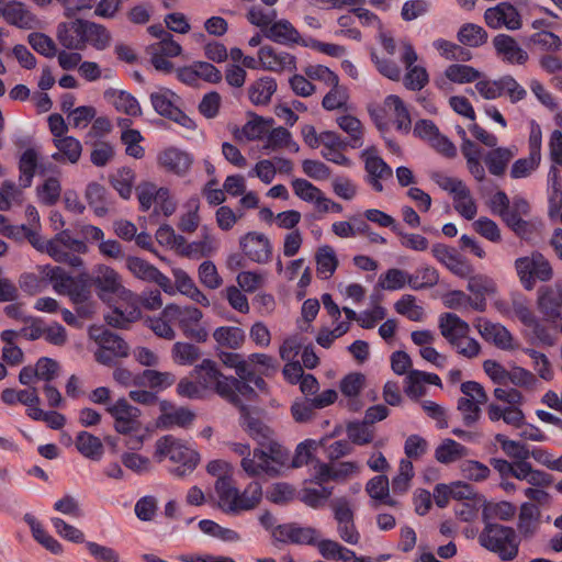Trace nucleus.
<instances>
[{"label":"nucleus","mask_w":562,"mask_h":562,"mask_svg":"<svg viewBox=\"0 0 562 562\" xmlns=\"http://www.w3.org/2000/svg\"><path fill=\"white\" fill-rule=\"evenodd\" d=\"M25 238L36 250L47 254L56 262L76 269L83 268V260L79 255L87 254L88 247L83 240L71 237L69 229H63L53 238L45 240L29 227Z\"/></svg>","instance_id":"obj_1"},{"label":"nucleus","mask_w":562,"mask_h":562,"mask_svg":"<svg viewBox=\"0 0 562 562\" xmlns=\"http://www.w3.org/2000/svg\"><path fill=\"white\" fill-rule=\"evenodd\" d=\"M218 507L228 515H238L256 508L262 499V486L259 482H250L243 492L225 479L215 482Z\"/></svg>","instance_id":"obj_2"},{"label":"nucleus","mask_w":562,"mask_h":562,"mask_svg":"<svg viewBox=\"0 0 562 562\" xmlns=\"http://www.w3.org/2000/svg\"><path fill=\"white\" fill-rule=\"evenodd\" d=\"M154 458L157 462H162L168 458L170 461L179 463V465L170 469V473L177 477H183L191 473L200 461L196 451L188 448L172 435L162 436L156 441Z\"/></svg>","instance_id":"obj_3"},{"label":"nucleus","mask_w":562,"mask_h":562,"mask_svg":"<svg viewBox=\"0 0 562 562\" xmlns=\"http://www.w3.org/2000/svg\"><path fill=\"white\" fill-rule=\"evenodd\" d=\"M479 543L504 561H513L519 552L520 540L513 527L485 521Z\"/></svg>","instance_id":"obj_4"},{"label":"nucleus","mask_w":562,"mask_h":562,"mask_svg":"<svg viewBox=\"0 0 562 562\" xmlns=\"http://www.w3.org/2000/svg\"><path fill=\"white\" fill-rule=\"evenodd\" d=\"M44 277L53 283L58 294L69 296L72 303H81L91 297L90 276L82 271L77 277H71L63 268L57 266H41Z\"/></svg>","instance_id":"obj_5"},{"label":"nucleus","mask_w":562,"mask_h":562,"mask_svg":"<svg viewBox=\"0 0 562 562\" xmlns=\"http://www.w3.org/2000/svg\"><path fill=\"white\" fill-rule=\"evenodd\" d=\"M439 329L448 342L467 358H474L480 353L481 346L474 338H467L470 326L454 313H443L439 318Z\"/></svg>","instance_id":"obj_6"},{"label":"nucleus","mask_w":562,"mask_h":562,"mask_svg":"<svg viewBox=\"0 0 562 562\" xmlns=\"http://www.w3.org/2000/svg\"><path fill=\"white\" fill-rule=\"evenodd\" d=\"M515 268L525 290L531 291L536 281L548 282L553 277L550 262L540 254L520 257L515 260Z\"/></svg>","instance_id":"obj_7"},{"label":"nucleus","mask_w":562,"mask_h":562,"mask_svg":"<svg viewBox=\"0 0 562 562\" xmlns=\"http://www.w3.org/2000/svg\"><path fill=\"white\" fill-rule=\"evenodd\" d=\"M180 98L170 89H160L158 92L150 93V103L154 110L162 117H166L182 127L193 131L195 128V122L188 116L179 106L176 104Z\"/></svg>","instance_id":"obj_8"},{"label":"nucleus","mask_w":562,"mask_h":562,"mask_svg":"<svg viewBox=\"0 0 562 562\" xmlns=\"http://www.w3.org/2000/svg\"><path fill=\"white\" fill-rule=\"evenodd\" d=\"M536 303L543 321L557 326L562 319V281L540 286L537 291Z\"/></svg>","instance_id":"obj_9"},{"label":"nucleus","mask_w":562,"mask_h":562,"mask_svg":"<svg viewBox=\"0 0 562 562\" xmlns=\"http://www.w3.org/2000/svg\"><path fill=\"white\" fill-rule=\"evenodd\" d=\"M199 384L203 390L213 391L218 396H232L228 386V376L224 375L218 364L212 359H203L201 363L193 369Z\"/></svg>","instance_id":"obj_10"},{"label":"nucleus","mask_w":562,"mask_h":562,"mask_svg":"<svg viewBox=\"0 0 562 562\" xmlns=\"http://www.w3.org/2000/svg\"><path fill=\"white\" fill-rule=\"evenodd\" d=\"M106 412L113 417L114 429L119 434L127 435L138 432L142 429L140 409L131 405L125 397H121L114 404L109 405Z\"/></svg>","instance_id":"obj_11"},{"label":"nucleus","mask_w":562,"mask_h":562,"mask_svg":"<svg viewBox=\"0 0 562 562\" xmlns=\"http://www.w3.org/2000/svg\"><path fill=\"white\" fill-rule=\"evenodd\" d=\"M318 530L311 526H301L297 522L279 524L273 532V544H316Z\"/></svg>","instance_id":"obj_12"},{"label":"nucleus","mask_w":562,"mask_h":562,"mask_svg":"<svg viewBox=\"0 0 562 562\" xmlns=\"http://www.w3.org/2000/svg\"><path fill=\"white\" fill-rule=\"evenodd\" d=\"M244 255L254 262L267 263L272 256V246L269 238L258 232H248L239 239Z\"/></svg>","instance_id":"obj_13"},{"label":"nucleus","mask_w":562,"mask_h":562,"mask_svg":"<svg viewBox=\"0 0 562 562\" xmlns=\"http://www.w3.org/2000/svg\"><path fill=\"white\" fill-rule=\"evenodd\" d=\"M86 36V20L75 19L57 25L56 37L59 44L69 50H83Z\"/></svg>","instance_id":"obj_14"},{"label":"nucleus","mask_w":562,"mask_h":562,"mask_svg":"<svg viewBox=\"0 0 562 562\" xmlns=\"http://www.w3.org/2000/svg\"><path fill=\"white\" fill-rule=\"evenodd\" d=\"M121 297L127 301V308L123 311L121 307H115L104 316V319L111 327L126 329L131 323L140 318L142 312L138 307V299L130 290L123 289Z\"/></svg>","instance_id":"obj_15"},{"label":"nucleus","mask_w":562,"mask_h":562,"mask_svg":"<svg viewBox=\"0 0 562 562\" xmlns=\"http://www.w3.org/2000/svg\"><path fill=\"white\" fill-rule=\"evenodd\" d=\"M157 160L161 168L180 177L189 172L194 161L190 153L177 147L164 149L159 153Z\"/></svg>","instance_id":"obj_16"},{"label":"nucleus","mask_w":562,"mask_h":562,"mask_svg":"<svg viewBox=\"0 0 562 562\" xmlns=\"http://www.w3.org/2000/svg\"><path fill=\"white\" fill-rule=\"evenodd\" d=\"M90 282L99 290V296L103 293L115 294L120 292L123 296V286L119 273L109 266L98 265L90 276Z\"/></svg>","instance_id":"obj_17"},{"label":"nucleus","mask_w":562,"mask_h":562,"mask_svg":"<svg viewBox=\"0 0 562 562\" xmlns=\"http://www.w3.org/2000/svg\"><path fill=\"white\" fill-rule=\"evenodd\" d=\"M431 252L439 262L445 265L458 277L465 278L472 271L471 266L460 258L454 248L448 247L443 244H435L431 247Z\"/></svg>","instance_id":"obj_18"},{"label":"nucleus","mask_w":562,"mask_h":562,"mask_svg":"<svg viewBox=\"0 0 562 562\" xmlns=\"http://www.w3.org/2000/svg\"><path fill=\"white\" fill-rule=\"evenodd\" d=\"M493 45L498 56L509 64L524 65L529 56L517 43V41L507 34H498L493 38Z\"/></svg>","instance_id":"obj_19"},{"label":"nucleus","mask_w":562,"mask_h":562,"mask_svg":"<svg viewBox=\"0 0 562 562\" xmlns=\"http://www.w3.org/2000/svg\"><path fill=\"white\" fill-rule=\"evenodd\" d=\"M0 14L7 23L23 30H31L36 23V16L18 0L7 2Z\"/></svg>","instance_id":"obj_20"},{"label":"nucleus","mask_w":562,"mask_h":562,"mask_svg":"<svg viewBox=\"0 0 562 562\" xmlns=\"http://www.w3.org/2000/svg\"><path fill=\"white\" fill-rule=\"evenodd\" d=\"M475 326L482 338L486 341L493 342L496 347L503 350H507L513 347V336L505 326L492 323L484 318H479Z\"/></svg>","instance_id":"obj_21"},{"label":"nucleus","mask_w":562,"mask_h":562,"mask_svg":"<svg viewBox=\"0 0 562 562\" xmlns=\"http://www.w3.org/2000/svg\"><path fill=\"white\" fill-rule=\"evenodd\" d=\"M467 288L474 295L471 307L475 311L484 312L486 308V295L494 294L496 291L494 281L485 276H475L470 278Z\"/></svg>","instance_id":"obj_22"},{"label":"nucleus","mask_w":562,"mask_h":562,"mask_svg":"<svg viewBox=\"0 0 562 562\" xmlns=\"http://www.w3.org/2000/svg\"><path fill=\"white\" fill-rule=\"evenodd\" d=\"M104 99L119 112H123L126 115L138 116L142 114L137 99L125 90L110 88L104 91Z\"/></svg>","instance_id":"obj_23"},{"label":"nucleus","mask_w":562,"mask_h":562,"mask_svg":"<svg viewBox=\"0 0 562 562\" xmlns=\"http://www.w3.org/2000/svg\"><path fill=\"white\" fill-rule=\"evenodd\" d=\"M364 169L368 173L367 181L375 192L383 191L381 180H387L393 176L392 168L380 156L366 158Z\"/></svg>","instance_id":"obj_24"},{"label":"nucleus","mask_w":562,"mask_h":562,"mask_svg":"<svg viewBox=\"0 0 562 562\" xmlns=\"http://www.w3.org/2000/svg\"><path fill=\"white\" fill-rule=\"evenodd\" d=\"M55 147L58 149L52 155L57 162L77 164L81 157L82 145L72 136H64L53 139Z\"/></svg>","instance_id":"obj_25"},{"label":"nucleus","mask_w":562,"mask_h":562,"mask_svg":"<svg viewBox=\"0 0 562 562\" xmlns=\"http://www.w3.org/2000/svg\"><path fill=\"white\" fill-rule=\"evenodd\" d=\"M263 36L274 43L282 45H292L294 43H300V33L293 26V24L285 20L276 21L263 31Z\"/></svg>","instance_id":"obj_26"},{"label":"nucleus","mask_w":562,"mask_h":562,"mask_svg":"<svg viewBox=\"0 0 562 562\" xmlns=\"http://www.w3.org/2000/svg\"><path fill=\"white\" fill-rule=\"evenodd\" d=\"M213 338L216 341V348L218 349H232L236 350L241 348L246 340L244 329L237 326H221L213 331Z\"/></svg>","instance_id":"obj_27"},{"label":"nucleus","mask_w":562,"mask_h":562,"mask_svg":"<svg viewBox=\"0 0 562 562\" xmlns=\"http://www.w3.org/2000/svg\"><path fill=\"white\" fill-rule=\"evenodd\" d=\"M227 381V387L231 390L229 392L233 395L223 396V398L227 401L229 404L237 407L239 413H245L246 411H249V407L243 403L240 396H244L247 400H255L257 397V392L255 391V389L250 385V383L240 381L233 375H229Z\"/></svg>","instance_id":"obj_28"},{"label":"nucleus","mask_w":562,"mask_h":562,"mask_svg":"<svg viewBox=\"0 0 562 562\" xmlns=\"http://www.w3.org/2000/svg\"><path fill=\"white\" fill-rule=\"evenodd\" d=\"M240 425L261 447L266 446L273 438L272 429L259 418L251 416L250 411L240 413Z\"/></svg>","instance_id":"obj_29"},{"label":"nucleus","mask_w":562,"mask_h":562,"mask_svg":"<svg viewBox=\"0 0 562 562\" xmlns=\"http://www.w3.org/2000/svg\"><path fill=\"white\" fill-rule=\"evenodd\" d=\"M514 155V151L508 147L495 146L484 155L483 160L491 175L501 177L505 173Z\"/></svg>","instance_id":"obj_30"},{"label":"nucleus","mask_w":562,"mask_h":562,"mask_svg":"<svg viewBox=\"0 0 562 562\" xmlns=\"http://www.w3.org/2000/svg\"><path fill=\"white\" fill-rule=\"evenodd\" d=\"M85 196L97 216L103 217L108 214L111 202L108 190L102 184L90 182L86 188Z\"/></svg>","instance_id":"obj_31"},{"label":"nucleus","mask_w":562,"mask_h":562,"mask_svg":"<svg viewBox=\"0 0 562 562\" xmlns=\"http://www.w3.org/2000/svg\"><path fill=\"white\" fill-rule=\"evenodd\" d=\"M24 521L30 526L34 539L53 554L63 553L61 543L50 536L32 514L24 515Z\"/></svg>","instance_id":"obj_32"},{"label":"nucleus","mask_w":562,"mask_h":562,"mask_svg":"<svg viewBox=\"0 0 562 562\" xmlns=\"http://www.w3.org/2000/svg\"><path fill=\"white\" fill-rule=\"evenodd\" d=\"M85 40V49L91 45L97 50H104L111 45L112 34L103 24L86 20Z\"/></svg>","instance_id":"obj_33"},{"label":"nucleus","mask_w":562,"mask_h":562,"mask_svg":"<svg viewBox=\"0 0 562 562\" xmlns=\"http://www.w3.org/2000/svg\"><path fill=\"white\" fill-rule=\"evenodd\" d=\"M277 81L272 77H262L254 82L249 89V99L255 105H266L277 91Z\"/></svg>","instance_id":"obj_34"},{"label":"nucleus","mask_w":562,"mask_h":562,"mask_svg":"<svg viewBox=\"0 0 562 562\" xmlns=\"http://www.w3.org/2000/svg\"><path fill=\"white\" fill-rule=\"evenodd\" d=\"M93 338L101 348L109 350L114 357L126 358L130 355L128 344L109 329L102 330L100 335L93 336Z\"/></svg>","instance_id":"obj_35"},{"label":"nucleus","mask_w":562,"mask_h":562,"mask_svg":"<svg viewBox=\"0 0 562 562\" xmlns=\"http://www.w3.org/2000/svg\"><path fill=\"white\" fill-rule=\"evenodd\" d=\"M77 450L86 458L99 461L103 454V445L99 437L80 431L75 441Z\"/></svg>","instance_id":"obj_36"},{"label":"nucleus","mask_w":562,"mask_h":562,"mask_svg":"<svg viewBox=\"0 0 562 562\" xmlns=\"http://www.w3.org/2000/svg\"><path fill=\"white\" fill-rule=\"evenodd\" d=\"M468 448L453 439L447 438L435 450V459L442 463L449 464L468 456Z\"/></svg>","instance_id":"obj_37"},{"label":"nucleus","mask_w":562,"mask_h":562,"mask_svg":"<svg viewBox=\"0 0 562 562\" xmlns=\"http://www.w3.org/2000/svg\"><path fill=\"white\" fill-rule=\"evenodd\" d=\"M175 375L170 372H159L146 369L136 374L135 386H149L150 389H165L172 385Z\"/></svg>","instance_id":"obj_38"},{"label":"nucleus","mask_w":562,"mask_h":562,"mask_svg":"<svg viewBox=\"0 0 562 562\" xmlns=\"http://www.w3.org/2000/svg\"><path fill=\"white\" fill-rule=\"evenodd\" d=\"M458 41L469 47H480L487 42V32L474 23L463 24L458 34Z\"/></svg>","instance_id":"obj_39"},{"label":"nucleus","mask_w":562,"mask_h":562,"mask_svg":"<svg viewBox=\"0 0 562 562\" xmlns=\"http://www.w3.org/2000/svg\"><path fill=\"white\" fill-rule=\"evenodd\" d=\"M384 103L394 111L396 130L408 133L412 127V120L403 100L398 95L390 94L385 98Z\"/></svg>","instance_id":"obj_40"},{"label":"nucleus","mask_w":562,"mask_h":562,"mask_svg":"<svg viewBox=\"0 0 562 562\" xmlns=\"http://www.w3.org/2000/svg\"><path fill=\"white\" fill-rule=\"evenodd\" d=\"M315 260L317 273L327 279L333 276L338 267V260L331 246L325 245L318 248Z\"/></svg>","instance_id":"obj_41"},{"label":"nucleus","mask_w":562,"mask_h":562,"mask_svg":"<svg viewBox=\"0 0 562 562\" xmlns=\"http://www.w3.org/2000/svg\"><path fill=\"white\" fill-rule=\"evenodd\" d=\"M445 76L454 83H470L482 77L481 71L469 65L452 64L445 70Z\"/></svg>","instance_id":"obj_42"},{"label":"nucleus","mask_w":562,"mask_h":562,"mask_svg":"<svg viewBox=\"0 0 562 562\" xmlns=\"http://www.w3.org/2000/svg\"><path fill=\"white\" fill-rule=\"evenodd\" d=\"M134 181L135 172L128 167H122L115 175L110 176L111 186L124 200H128L131 198Z\"/></svg>","instance_id":"obj_43"},{"label":"nucleus","mask_w":562,"mask_h":562,"mask_svg":"<svg viewBox=\"0 0 562 562\" xmlns=\"http://www.w3.org/2000/svg\"><path fill=\"white\" fill-rule=\"evenodd\" d=\"M37 168V153L33 148H27L20 157V186L29 188L32 184Z\"/></svg>","instance_id":"obj_44"},{"label":"nucleus","mask_w":562,"mask_h":562,"mask_svg":"<svg viewBox=\"0 0 562 562\" xmlns=\"http://www.w3.org/2000/svg\"><path fill=\"white\" fill-rule=\"evenodd\" d=\"M338 126L350 136L351 148H360L363 145L362 142V124L352 115L346 114L337 117Z\"/></svg>","instance_id":"obj_45"},{"label":"nucleus","mask_w":562,"mask_h":562,"mask_svg":"<svg viewBox=\"0 0 562 562\" xmlns=\"http://www.w3.org/2000/svg\"><path fill=\"white\" fill-rule=\"evenodd\" d=\"M548 180L551 186L549 195V216L554 217L558 215L562 207V184L559 179V170L552 166L548 173Z\"/></svg>","instance_id":"obj_46"},{"label":"nucleus","mask_w":562,"mask_h":562,"mask_svg":"<svg viewBox=\"0 0 562 562\" xmlns=\"http://www.w3.org/2000/svg\"><path fill=\"white\" fill-rule=\"evenodd\" d=\"M527 43L538 46L541 50L548 53L559 52L562 47V40L560 36L549 30H541L531 34L528 37Z\"/></svg>","instance_id":"obj_47"},{"label":"nucleus","mask_w":562,"mask_h":562,"mask_svg":"<svg viewBox=\"0 0 562 562\" xmlns=\"http://www.w3.org/2000/svg\"><path fill=\"white\" fill-rule=\"evenodd\" d=\"M439 281V273L432 267H423L409 274L408 285L413 290H423L435 286Z\"/></svg>","instance_id":"obj_48"},{"label":"nucleus","mask_w":562,"mask_h":562,"mask_svg":"<svg viewBox=\"0 0 562 562\" xmlns=\"http://www.w3.org/2000/svg\"><path fill=\"white\" fill-rule=\"evenodd\" d=\"M430 179L442 190L457 195L458 198H468L469 188L465 183L458 179L442 175L441 172H432Z\"/></svg>","instance_id":"obj_49"},{"label":"nucleus","mask_w":562,"mask_h":562,"mask_svg":"<svg viewBox=\"0 0 562 562\" xmlns=\"http://www.w3.org/2000/svg\"><path fill=\"white\" fill-rule=\"evenodd\" d=\"M546 323L547 322H544L543 318H537L533 323H531L528 326V328L531 329V339L535 342L542 346L552 347L558 341V335L554 330L558 327V325L554 326L553 329H551Z\"/></svg>","instance_id":"obj_50"},{"label":"nucleus","mask_w":562,"mask_h":562,"mask_svg":"<svg viewBox=\"0 0 562 562\" xmlns=\"http://www.w3.org/2000/svg\"><path fill=\"white\" fill-rule=\"evenodd\" d=\"M195 417V414L186 407L173 409L171 414L160 415L157 425L161 428H170L172 426L187 427Z\"/></svg>","instance_id":"obj_51"},{"label":"nucleus","mask_w":562,"mask_h":562,"mask_svg":"<svg viewBox=\"0 0 562 562\" xmlns=\"http://www.w3.org/2000/svg\"><path fill=\"white\" fill-rule=\"evenodd\" d=\"M126 267L134 277L147 282H151L158 271L155 266L139 257L134 256L126 257Z\"/></svg>","instance_id":"obj_52"},{"label":"nucleus","mask_w":562,"mask_h":562,"mask_svg":"<svg viewBox=\"0 0 562 562\" xmlns=\"http://www.w3.org/2000/svg\"><path fill=\"white\" fill-rule=\"evenodd\" d=\"M516 515V507L510 502H498L491 504L483 510V521H490L491 518L509 521Z\"/></svg>","instance_id":"obj_53"},{"label":"nucleus","mask_w":562,"mask_h":562,"mask_svg":"<svg viewBox=\"0 0 562 562\" xmlns=\"http://www.w3.org/2000/svg\"><path fill=\"white\" fill-rule=\"evenodd\" d=\"M246 16L250 24L260 27L263 32L276 22L277 11L274 9H263L262 7L254 5L249 9Z\"/></svg>","instance_id":"obj_54"},{"label":"nucleus","mask_w":562,"mask_h":562,"mask_svg":"<svg viewBox=\"0 0 562 562\" xmlns=\"http://www.w3.org/2000/svg\"><path fill=\"white\" fill-rule=\"evenodd\" d=\"M201 356L200 348L189 342H176L172 347L173 360L181 364H192Z\"/></svg>","instance_id":"obj_55"},{"label":"nucleus","mask_w":562,"mask_h":562,"mask_svg":"<svg viewBox=\"0 0 562 562\" xmlns=\"http://www.w3.org/2000/svg\"><path fill=\"white\" fill-rule=\"evenodd\" d=\"M495 440L501 445L502 450L512 459L527 460L530 458L528 447L519 441L510 440L505 435L497 434Z\"/></svg>","instance_id":"obj_56"},{"label":"nucleus","mask_w":562,"mask_h":562,"mask_svg":"<svg viewBox=\"0 0 562 562\" xmlns=\"http://www.w3.org/2000/svg\"><path fill=\"white\" fill-rule=\"evenodd\" d=\"M27 42L35 52L47 58H52L57 54L56 44L44 33L34 32L29 34Z\"/></svg>","instance_id":"obj_57"},{"label":"nucleus","mask_w":562,"mask_h":562,"mask_svg":"<svg viewBox=\"0 0 562 562\" xmlns=\"http://www.w3.org/2000/svg\"><path fill=\"white\" fill-rule=\"evenodd\" d=\"M349 440L358 446L368 445L373 440V431L362 422H349L346 426Z\"/></svg>","instance_id":"obj_58"},{"label":"nucleus","mask_w":562,"mask_h":562,"mask_svg":"<svg viewBox=\"0 0 562 562\" xmlns=\"http://www.w3.org/2000/svg\"><path fill=\"white\" fill-rule=\"evenodd\" d=\"M91 145L90 161L95 167H104L114 158V147L109 142L95 140Z\"/></svg>","instance_id":"obj_59"},{"label":"nucleus","mask_w":562,"mask_h":562,"mask_svg":"<svg viewBox=\"0 0 562 562\" xmlns=\"http://www.w3.org/2000/svg\"><path fill=\"white\" fill-rule=\"evenodd\" d=\"M143 136L139 131L127 128L122 132L121 140L126 146V154L136 159H140L145 155V149L139 145L143 140Z\"/></svg>","instance_id":"obj_60"},{"label":"nucleus","mask_w":562,"mask_h":562,"mask_svg":"<svg viewBox=\"0 0 562 562\" xmlns=\"http://www.w3.org/2000/svg\"><path fill=\"white\" fill-rule=\"evenodd\" d=\"M366 492L373 499L372 507L378 508V502L387 496L390 482L385 475H376L368 481Z\"/></svg>","instance_id":"obj_61"},{"label":"nucleus","mask_w":562,"mask_h":562,"mask_svg":"<svg viewBox=\"0 0 562 562\" xmlns=\"http://www.w3.org/2000/svg\"><path fill=\"white\" fill-rule=\"evenodd\" d=\"M408 277L409 273L397 268H392L389 269L384 276L380 277L379 285L389 291L400 290L403 289L406 283L408 284Z\"/></svg>","instance_id":"obj_62"},{"label":"nucleus","mask_w":562,"mask_h":562,"mask_svg":"<svg viewBox=\"0 0 562 562\" xmlns=\"http://www.w3.org/2000/svg\"><path fill=\"white\" fill-rule=\"evenodd\" d=\"M121 462L125 468L138 475H143L151 471L150 460L136 452H124L121 456Z\"/></svg>","instance_id":"obj_63"},{"label":"nucleus","mask_w":562,"mask_h":562,"mask_svg":"<svg viewBox=\"0 0 562 562\" xmlns=\"http://www.w3.org/2000/svg\"><path fill=\"white\" fill-rule=\"evenodd\" d=\"M407 72L404 76V86L412 91L422 90L429 81V76L426 68L422 66H414L406 68Z\"/></svg>","instance_id":"obj_64"}]
</instances>
